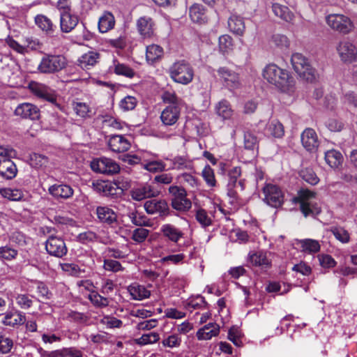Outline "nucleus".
Wrapping results in <instances>:
<instances>
[{
	"instance_id": "59",
	"label": "nucleus",
	"mask_w": 357,
	"mask_h": 357,
	"mask_svg": "<svg viewBox=\"0 0 357 357\" xmlns=\"http://www.w3.org/2000/svg\"><path fill=\"white\" fill-rule=\"evenodd\" d=\"M102 118L104 126L110 127L116 130H121L123 127V122L113 116L105 115Z\"/></svg>"
},
{
	"instance_id": "20",
	"label": "nucleus",
	"mask_w": 357,
	"mask_h": 357,
	"mask_svg": "<svg viewBox=\"0 0 357 357\" xmlns=\"http://www.w3.org/2000/svg\"><path fill=\"white\" fill-rule=\"evenodd\" d=\"M108 145L110 149L116 153L127 151L130 147V142L124 136L114 135L110 137Z\"/></svg>"
},
{
	"instance_id": "51",
	"label": "nucleus",
	"mask_w": 357,
	"mask_h": 357,
	"mask_svg": "<svg viewBox=\"0 0 357 357\" xmlns=\"http://www.w3.org/2000/svg\"><path fill=\"white\" fill-rule=\"evenodd\" d=\"M202 176L208 187L214 188L216 186L217 182L215 178V173L209 165L204 167L202 172Z\"/></svg>"
},
{
	"instance_id": "15",
	"label": "nucleus",
	"mask_w": 357,
	"mask_h": 357,
	"mask_svg": "<svg viewBox=\"0 0 357 357\" xmlns=\"http://www.w3.org/2000/svg\"><path fill=\"white\" fill-rule=\"evenodd\" d=\"M159 191L149 183L133 188L130 192L131 197L136 201L158 196Z\"/></svg>"
},
{
	"instance_id": "32",
	"label": "nucleus",
	"mask_w": 357,
	"mask_h": 357,
	"mask_svg": "<svg viewBox=\"0 0 357 357\" xmlns=\"http://www.w3.org/2000/svg\"><path fill=\"white\" fill-rule=\"evenodd\" d=\"M100 54L96 52H89L84 54L78 59L79 66L82 69H89L98 62Z\"/></svg>"
},
{
	"instance_id": "26",
	"label": "nucleus",
	"mask_w": 357,
	"mask_h": 357,
	"mask_svg": "<svg viewBox=\"0 0 357 357\" xmlns=\"http://www.w3.org/2000/svg\"><path fill=\"white\" fill-rule=\"evenodd\" d=\"M10 300L15 301L16 304L22 310H28L33 305V296L26 293H17L15 291L9 292Z\"/></svg>"
},
{
	"instance_id": "19",
	"label": "nucleus",
	"mask_w": 357,
	"mask_h": 357,
	"mask_svg": "<svg viewBox=\"0 0 357 357\" xmlns=\"http://www.w3.org/2000/svg\"><path fill=\"white\" fill-rule=\"evenodd\" d=\"M48 192L56 199H67L73 195L74 190L67 184H54L49 187Z\"/></svg>"
},
{
	"instance_id": "3",
	"label": "nucleus",
	"mask_w": 357,
	"mask_h": 357,
	"mask_svg": "<svg viewBox=\"0 0 357 357\" xmlns=\"http://www.w3.org/2000/svg\"><path fill=\"white\" fill-rule=\"evenodd\" d=\"M68 64L66 58L62 54H45L38 66L40 73L52 74L64 69Z\"/></svg>"
},
{
	"instance_id": "21",
	"label": "nucleus",
	"mask_w": 357,
	"mask_h": 357,
	"mask_svg": "<svg viewBox=\"0 0 357 357\" xmlns=\"http://www.w3.org/2000/svg\"><path fill=\"white\" fill-rule=\"evenodd\" d=\"M248 261L253 266L263 268L271 266V261L268 257V253L262 250L250 252L248 255Z\"/></svg>"
},
{
	"instance_id": "45",
	"label": "nucleus",
	"mask_w": 357,
	"mask_h": 357,
	"mask_svg": "<svg viewBox=\"0 0 357 357\" xmlns=\"http://www.w3.org/2000/svg\"><path fill=\"white\" fill-rule=\"evenodd\" d=\"M0 195L11 201H20L24 197L23 192L17 188H1Z\"/></svg>"
},
{
	"instance_id": "36",
	"label": "nucleus",
	"mask_w": 357,
	"mask_h": 357,
	"mask_svg": "<svg viewBox=\"0 0 357 357\" xmlns=\"http://www.w3.org/2000/svg\"><path fill=\"white\" fill-rule=\"evenodd\" d=\"M163 55V49L160 45L152 44L148 45L146 50V59L148 63H153L160 59Z\"/></svg>"
},
{
	"instance_id": "14",
	"label": "nucleus",
	"mask_w": 357,
	"mask_h": 357,
	"mask_svg": "<svg viewBox=\"0 0 357 357\" xmlns=\"http://www.w3.org/2000/svg\"><path fill=\"white\" fill-rule=\"evenodd\" d=\"M3 315L1 322L6 326L15 328L23 325L26 322L24 313L17 310L8 311Z\"/></svg>"
},
{
	"instance_id": "54",
	"label": "nucleus",
	"mask_w": 357,
	"mask_h": 357,
	"mask_svg": "<svg viewBox=\"0 0 357 357\" xmlns=\"http://www.w3.org/2000/svg\"><path fill=\"white\" fill-rule=\"evenodd\" d=\"M13 347V341L11 338L0 333V354H8Z\"/></svg>"
},
{
	"instance_id": "44",
	"label": "nucleus",
	"mask_w": 357,
	"mask_h": 357,
	"mask_svg": "<svg viewBox=\"0 0 357 357\" xmlns=\"http://www.w3.org/2000/svg\"><path fill=\"white\" fill-rule=\"evenodd\" d=\"M172 206L174 209L178 211H187L192 206L191 201L187 197V192L181 198L176 200H172Z\"/></svg>"
},
{
	"instance_id": "10",
	"label": "nucleus",
	"mask_w": 357,
	"mask_h": 357,
	"mask_svg": "<svg viewBox=\"0 0 357 357\" xmlns=\"http://www.w3.org/2000/svg\"><path fill=\"white\" fill-rule=\"evenodd\" d=\"M264 200L272 207H278L284 201V195L281 189L276 185L268 183L263 188Z\"/></svg>"
},
{
	"instance_id": "39",
	"label": "nucleus",
	"mask_w": 357,
	"mask_h": 357,
	"mask_svg": "<svg viewBox=\"0 0 357 357\" xmlns=\"http://www.w3.org/2000/svg\"><path fill=\"white\" fill-rule=\"evenodd\" d=\"M29 88L36 96L45 100H50L51 93L49 89L45 85L33 82L30 83Z\"/></svg>"
},
{
	"instance_id": "58",
	"label": "nucleus",
	"mask_w": 357,
	"mask_h": 357,
	"mask_svg": "<svg viewBox=\"0 0 357 357\" xmlns=\"http://www.w3.org/2000/svg\"><path fill=\"white\" fill-rule=\"evenodd\" d=\"M149 234V230L140 227L135 229L132 231L131 238L137 243L144 242Z\"/></svg>"
},
{
	"instance_id": "52",
	"label": "nucleus",
	"mask_w": 357,
	"mask_h": 357,
	"mask_svg": "<svg viewBox=\"0 0 357 357\" xmlns=\"http://www.w3.org/2000/svg\"><path fill=\"white\" fill-rule=\"evenodd\" d=\"M160 339L159 334L155 332L144 334L140 337L135 340V342L138 345H146L157 342Z\"/></svg>"
},
{
	"instance_id": "4",
	"label": "nucleus",
	"mask_w": 357,
	"mask_h": 357,
	"mask_svg": "<svg viewBox=\"0 0 357 357\" xmlns=\"http://www.w3.org/2000/svg\"><path fill=\"white\" fill-rule=\"evenodd\" d=\"M291 63L295 72L303 79L312 82L315 79V71L312 68L308 59L301 53H294Z\"/></svg>"
},
{
	"instance_id": "64",
	"label": "nucleus",
	"mask_w": 357,
	"mask_h": 357,
	"mask_svg": "<svg viewBox=\"0 0 357 357\" xmlns=\"http://www.w3.org/2000/svg\"><path fill=\"white\" fill-rule=\"evenodd\" d=\"M165 167V164L161 160H153L144 165V168L150 172H162Z\"/></svg>"
},
{
	"instance_id": "12",
	"label": "nucleus",
	"mask_w": 357,
	"mask_h": 357,
	"mask_svg": "<svg viewBox=\"0 0 357 357\" xmlns=\"http://www.w3.org/2000/svg\"><path fill=\"white\" fill-rule=\"evenodd\" d=\"M144 207L148 214L167 216L169 214V206L164 199H153L146 201Z\"/></svg>"
},
{
	"instance_id": "1",
	"label": "nucleus",
	"mask_w": 357,
	"mask_h": 357,
	"mask_svg": "<svg viewBox=\"0 0 357 357\" xmlns=\"http://www.w3.org/2000/svg\"><path fill=\"white\" fill-rule=\"evenodd\" d=\"M262 75L270 84L281 93L292 96L296 91V80L291 73L274 63L267 65Z\"/></svg>"
},
{
	"instance_id": "56",
	"label": "nucleus",
	"mask_w": 357,
	"mask_h": 357,
	"mask_svg": "<svg viewBox=\"0 0 357 357\" xmlns=\"http://www.w3.org/2000/svg\"><path fill=\"white\" fill-rule=\"evenodd\" d=\"M137 103V100L134 96H127L120 101L119 107L122 110L126 112L134 109Z\"/></svg>"
},
{
	"instance_id": "29",
	"label": "nucleus",
	"mask_w": 357,
	"mask_h": 357,
	"mask_svg": "<svg viewBox=\"0 0 357 357\" xmlns=\"http://www.w3.org/2000/svg\"><path fill=\"white\" fill-rule=\"evenodd\" d=\"M324 159L326 164L333 169H337L341 167L344 160L342 154L335 149L326 151Z\"/></svg>"
},
{
	"instance_id": "8",
	"label": "nucleus",
	"mask_w": 357,
	"mask_h": 357,
	"mask_svg": "<svg viewBox=\"0 0 357 357\" xmlns=\"http://www.w3.org/2000/svg\"><path fill=\"white\" fill-rule=\"evenodd\" d=\"M326 22L331 29L344 34L349 33L354 28L349 17L344 15H329L326 17Z\"/></svg>"
},
{
	"instance_id": "53",
	"label": "nucleus",
	"mask_w": 357,
	"mask_h": 357,
	"mask_svg": "<svg viewBox=\"0 0 357 357\" xmlns=\"http://www.w3.org/2000/svg\"><path fill=\"white\" fill-rule=\"evenodd\" d=\"M54 354H55L54 356L60 357H83L82 352L75 347L56 350L54 351Z\"/></svg>"
},
{
	"instance_id": "24",
	"label": "nucleus",
	"mask_w": 357,
	"mask_h": 357,
	"mask_svg": "<svg viewBox=\"0 0 357 357\" xmlns=\"http://www.w3.org/2000/svg\"><path fill=\"white\" fill-rule=\"evenodd\" d=\"M79 18L72 12L60 15V28L63 33H70L77 25Z\"/></svg>"
},
{
	"instance_id": "47",
	"label": "nucleus",
	"mask_w": 357,
	"mask_h": 357,
	"mask_svg": "<svg viewBox=\"0 0 357 357\" xmlns=\"http://www.w3.org/2000/svg\"><path fill=\"white\" fill-rule=\"evenodd\" d=\"M73 108L75 114L81 118L86 119L91 116V109L85 102H73Z\"/></svg>"
},
{
	"instance_id": "49",
	"label": "nucleus",
	"mask_w": 357,
	"mask_h": 357,
	"mask_svg": "<svg viewBox=\"0 0 357 357\" xmlns=\"http://www.w3.org/2000/svg\"><path fill=\"white\" fill-rule=\"evenodd\" d=\"M161 98L163 102L168 105L181 106V99L178 98L174 91L166 90L162 92Z\"/></svg>"
},
{
	"instance_id": "40",
	"label": "nucleus",
	"mask_w": 357,
	"mask_h": 357,
	"mask_svg": "<svg viewBox=\"0 0 357 357\" xmlns=\"http://www.w3.org/2000/svg\"><path fill=\"white\" fill-rule=\"evenodd\" d=\"M88 298L95 307L99 308L106 307L110 303V298L109 297L105 295L102 296L95 291L89 294Z\"/></svg>"
},
{
	"instance_id": "6",
	"label": "nucleus",
	"mask_w": 357,
	"mask_h": 357,
	"mask_svg": "<svg viewBox=\"0 0 357 357\" xmlns=\"http://www.w3.org/2000/svg\"><path fill=\"white\" fill-rule=\"evenodd\" d=\"M91 167L97 173L107 175L116 174L120 170V167L116 161L105 157L94 159L91 162Z\"/></svg>"
},
{
	"instance_id": "5",
	"label": "nucleus",
	"mask_w": 357,
	"mask_h": 357,
	"mask_svg": "<svg viewBox=\"0 0 357 357\" xmlns=\"http://www.w3.org/2000/svg\"><path fill=\"white\" fill-rule=\"evenodd\" d=\"M315 193L309 190H301L294 202L300 204V209L305 217L316 215L321 213L320 208L311 199L314 198Z\"/></svg>"
},
{
	"instance_id": "22",
	"label": "nucleus",
	"mask_w": 357,
	"mask_h": 357,
	"mask_svg": "<svg viewBox=\"0 0 357 357\" xmlns=\"http://www.w3.org/2000/svg\"><path fill=\"white\" fill-rule=\"evenodd\" d=\"M162 236L169 241L176 243L184 236V233L172 224H164L160 227Z\"/></svg>"
},
{
	"instance_id": "28",
	"label": "nucleus",
	"mask_w": 357,
	"mask_h": 357,
	"mask_svg": "<svg viewBox=\"0 0 357 357\" xmlns=\"http://www.w3.org/2000/svg\"><path fill=\"white\" fill-rule=\"evenodd\" d=\"M272 11L276 17L287 22H291L294 19V13L285 5L273 3L272 4Z\"/></svg>"
},
{
	"instance_id": "7",
	"label": "nucleus",
	"mask_w": 357,
	"mask_h": 357,
	"mask_svg": "<svg viewBox=\"0 0 357 357\" xmlns=\"http://www.w3.org/2000/svg\"><path fill=\"white\" fill-rule=\"evenodd\" d=\"M45 245L47 252L51 256L61 258L68 252L66 243L60 236L54 234L48 236Z\"/></svg>"
},
{
	"instance_id": "33",
	"label": "nucleus",
	"mask_w": 357,
	"mask_h": 357,
	"mask_svg": "<svg viewBox=\"0 0 357 357\" xmlns=\"http://www.w3.org/2000/svg\"><path fill=\"white\" fill-rule=\"evenodd\" d=\"M115 24L114 15L109 12H105L99 18L98 29L101 33H107L112 29Z\"/></svg>"
},
{
	"instance_id": "17",
	"label": "nucleus",
	"mask_w": 357,
	"mask_h": 357,
	"mask_svg": "<svg viewBox=\"0 0 357 357\" xmlns=\"http://www.w3.org/2000/svg\"><path fill=\"white\" fill-rule=\"evenodd\" d=\"M301 142L303 147L310 152L315 151L319 144L318 137L314 129L307 128L301 133Z\"/></svg>"
},
{
	"instance_id": "38",
	"label": "nucleus",
	"mask_w": 357,
	"mask_h": 357,
	"mask_svg": "<svg viewBox=\"0 0 357 357\" xmlns=\"http://www.w3.org/2000/svg\"><path fill=\"white\" fill-rule=\"evenodd\" d=\"M128 217L131 222L138 227H149L151 226L149 220L142 213H139L137 210L129 211Z\"/></svg>"
},
{
	"instance_id": "61",
	"label": "nucleus",
	"mask_w": 357,
	"mask_h": 357,
	"mask_svg": "<svg viewBox=\"0 0 357 357\" xmlns=\"http://www.w3.org/2000/svg\"><path fill=\"white\" fill-rule=\"evenodd\" d=\"M100 323L109 328H121L123 325L121 320L116 317L109 316H105L101 319Z\"/></svg>"
},
{
	"instance_id": "63",
	"label": "nucleus",
	"mask_w": 357,
	"mask_h": 357,
	"mask_svg": "<svg viewBox=\"0 0 357 357\" xmlns=\"http://www.w3.org/2000/svg\"><path fill=\"white\" fill-rule=\"evenodd\" d=\"M196 220L202 227H207L211 224V219L204 209H199L196 212Z\"/></svg>"
},
{
	"instance_id": "30",
	"label": "nucleus",
	"mask_w": 357,
	"mask_h": 357,
	"mask_svg": "<svg viewBox=\"0 0 357 357\" xmlns=\"http://www.w3.org/2000/svg\"><path fill=\"white\" fill-rule=\"evenodd\" d=\"M128 291L134 300L142 301L150 296L151 292L144 285L133 283L128 286Z\"/></svg>"
},
{
	"instance_id": "9",
	"label": "nucleus",
	"mask_w": 357,
	"mask_h": 357,
	"mask_svg": "<svg viewBox=\"0 0 357 357\" xmlns=\"http://www.w3.org/2000/svg\"><path fill=\"white\" fill-rule=\"evenodd\" d=\"M219 79L223 86L229 90L238 89L241 85L239 74L227 67H220L217 70Z\"/></svg>"
},
{
	"instance_id": "57",
	"label": "nucleus",
	"mask_w": 357,
	"mask_h": 357,
	"mask_svg": "<svg viewBox=\"0 0 357 357\" xmlns=\"http://www.w3.org/2000/svg\"><path fill=\"white\" fill-rule=\"evenodd\" d=\"M272 43L277 47L284 50L287 49L289 46V40L288 38L282 34H275L272 36Z\"/></svg>"
},
{
	"instance_id": "62",
	"label": "nucleus",
	"mask_w": 357,
	"mask_h": 357,
	"mask_svg": "<svg viewBox=\"0 0 357 357\" xmlns=\"http://www.w3.org/2000/svg\"><path fill=\"white\" fill-rule=\"evenodd\" d=\"M181 343V339L176 334L169 335L167 338H165L162 342V344L164 347L169 348L178 347Z\"/></svg>"
},
{
	"instance_id": "27",
	"label": "nucleus",
	"mask_w": 357,
	"mask_h": 357,
	"mask_svg": "<svg viewBox=\"0 0 357 357\" xmlns=\"http://www.w3.org/2000/svg\"><path fill=\"white\" fill-rule=\"evenodd\" d=\"M219 333V326L215 323H209L198 330L197 337L199 340H208L217 336Z\"/></svg>"
},
{
	"instance_id": "16",
	"label": "nucleus",
	"mask_w": 357,
	"mask_h": 357,
	"mask_svg": "<svg viewBox=\"0 0 357 357\" xmlns=\"http://www.w3.org/2000/svg\"><path fill=\"white\" fill-rule=\"evenodd\" d=\"M15 114L23 119L36 120L40 117V109L33 104L24 102L16 107Z\"/></svg>"
},
{
	"instance_id": "60",
	"label": "nucleus",
	"mask_w": 357,
	"mask_h": 357,
	"mask_svg": "<svg viewBox=\"0 0 357 357\" xmlns=\"http://www.w3.org/2000/svg\"><path fill=\"white\" fill-rule=\"evenodd\" d=\"M103 268L105 270L112 272H119L123 270L120 262L109 259L104 260Z\"/></svg>"
},
{
	"instance_id": "11",
	"label": "nucleus",
	"mask_w": 357,
	"mask_h": 357,
	"mask_svg": "<svg viewBox=\"0 0 357 357\" xmlns=\"http://www.w3.org/2000/svg\"><path fill=\"white\" fill-rule=\"evenodd\" d=\"M336 50L342 62L351 63L357 61V47L353 43L342 40L337 45Z\"/></svg>"
},
{
	"instance_id": "46",
	"label": "nucleus",
	"mask_w": 357,
	"mask_h": 357,
	"mask_svg": "<svg viewBox=\"0 0 357 357\" xmlns=\"http://www.w3.org/2000/svg\"><path fill=\"white\" fill-rule=\"evenodd\" d=\"M218 46L220 51L223 54H227L232 51L234 47V41L232 38L227 34L219 37Z\"/></svg>"
},
{
	"instance_id": "25",
	"label": "nucleus",
	"mask_w": 357,
	"mask_h": 357,
	"mask_svg": "<svg viewBox=\"0 0 357 357\" xmlns=\"http://www.w3.org/2000/svg\"><path fill=\"white\" fill-rule=\"evenodd\" d=\"M154 23L151 17H140L137 22V31L143 38H151L154 33Z\"/></svg>"
},
{
	"instance_id": "34",
	"label": "nucleus",
	"mask_w": 357,
	"mask_h": 357,
	"mask_svg": "<svg viewBox=\"0 0 357 357\" xmlns=\"http://www.w3.org/2000/svg\"><path fill=\"white\" fill-rule=\"evenodd\" d=\"M228 26L231 31L238 36H242L245 29L243 19L236 15H232L229 18Z\"/></svg>"
},
{
	"instance_id": "41",
	"label": "nucleus",
	"mask_w": 357,
	"mask_h": 357,
	"mask_svg": "<svg viewBox=\"0 0 357 357\" xmlns=\"http://www.w3.org/2000/svg\"><path fill=\"white\" fill-rule=\"evenodd\" d=\"M113 71L119 75H123L126 77L132 78L135 75V71L128 66L120 63L117 60H114L113 65L111 67Z\"/></svg>"
},
{
	"instance_id": "18",
	"label": "nucleus",
	"mask_w": 357,
	"mask_h": 357,
	"mask_svg": "<svg viewBox=\"0 0 357 357\" xmlns=\"http://www.w3.org/2000/svg\"><path fill=\"white\" fill-rule=\"evenodd\" d=\"M181 106L167 105L161 112L160 119L165 126H172L178 120Z\"/></svg>"
},
{
	"instance_id": "42",
	"label": "nucleus",
	"mask_w": 357,
	"mask_h": 357,
	"mask_svg": "<svg viewBox=\"0 0 357 357\" xmlns=\"http://www.w3.org/2000/svg\"><path fill=\"white\" fill-rule=\"evenodd\" d=\"M298 243L301 250L304 252L309 254L316 253L320 250V244L319 241L314 239H303L301 240Z\"/></svg>"
},
{
	"instance_id": "23",
	"label": "nucleus",
	"mask_w": 357,
	"mask_h": 357,
	"mask_svg": "<svg viewBox=\"0 0 357 357\" xmlns=\"http://www.w3.org/2000/svg\"><path fill=\"white\" fill-rule=\"evenodd\" d=\"M17 173L15 164L8 158L0 159V176L6 180L15 178Z\"/></svg>"
},
{
	"instance_id": "55",
	"label": "nucleus",
	"mask_w": 357,
	"mask_h": 357,
	"mask_svg": "<svg viewBox=\"0 0 357 357\" xmlns=\"http://www.w3.org/2000/svg\"><path fill=\"white\" fill-rule=\"evenodd\" d=\"M185 256L183 253L176 255H169L165 256L160 259V262L163 264H174L177 265L182 264Z\"/></svg>"
},
{
	"instance_id": "50",
	"label": "nucleus",
	"mask_w": 357,
	"mask_h": 357,
	"mask_svg": "<svg viewBox=\"0 0 357 357\" xmlns=\"http://www.w3.org/2000/svg\"><path fill=\"white\" fill-rule=\"evenodd\" d=\"M335 238L342 243L350 241V234L347 230L342 227H332L330 229Z\"/></svg>"
},
{
	"instance_id": "37",
	"label": "nucleus",
	"mask_w": 357,
	"mask_h": 357,
	"mask_svg": "<svg viewBox=\"0 0 357 357\" xmlns=\"http://www.w3.org/2000/svg\"><path fill=\"white\" fill-rule=\"evenodd\" d=\"M215 111L216 114L223 120L231 119L234 114V110L230 103L226 100H222L216 105Z\"/></svg>"
},
{
	"instance_id": "13",
	"label": "nucleus",
	"mask_w": 357,
	"mask_h": 357,
	"mask_svg": "<svg viewBox=\"0 0 357 357\" xmlns=\"http://www.w3.org/2000/svg\"><path fill=\"white\" fill-rule=\"evenodd\" d=\"M96 215L99 221L105 225L115 227L118 225L116 213L107 206H100L96 208Z\"/></svg>"
},
{
	"instance_id": "2",
	"label": "nucleus",
	"mask_w": 357,
	"mask_h": 357,
	"mask_svg": "<svg viewBox=\"0 0 357 357\" xmlns=\"http://www.w3.org/2000/svg\"><path fill=\"white\" fill-rule=\"evenodd\" d=\"M169 74L174 82L186 85L192 81L194 70L188 62L180 60L174 62L170 66Z\"/></svg>"
},
{
	"instance_id": "48",
	"label": "nucleus",
	"mask_w": 357,
	"mask_h": 357,
	"mask_svg": "<svg viewBox=\"0 0 357 357\" xmlns=\"http://www.w3.org/2000/svg\"><path fill=\"white\" fill-rule=\"evenodd\" d=\"M243 190L244 183L243 180L232 181V183L229 182L227 185V195L235 200L238 199V192Z\"/></svg>"
},
{
	"instance_id": "43",
	"label": "nucleus",
	"mask_w": 357,
	"mask_h": 357,
	"mask_svg": "<svg viewBox=\"0 0 357 357\" xmlns=\"http://www.w3.org/2000/svg\"><path fill=\"white\" fill-rule=\"evenodd\" d=\"M190 19L197 23H202L205 20V10L204 7L200 4H193L189 10Z\"/></svg>"
},
{
	"instance_id": "31",
	"label": "nucleus",
	"mask_w": 357,
	"mask_h": 357,
	"mask_svg": "<svg viewBox=\"0 0 357 357\" xmlns=\"http://www.w3.org/2000/svg\"><path fill=\"white\" fill-rule=\"evenodd\" d=\"M34 21L38 27L47 34H52L56 29V26L52 21L45 15H37Z\"/></svg>"
},
{
	"instance_id": "35",
	"label": "nucleus",
	"mask_w": 357,
	"mask_h": 357,
	"mask_svg": "<svg viewBox=\"0 0 357 357\" xmlns=\"http://www.w3.org/2000/svg\"><path fill=\"white\" fill-rule=\"evenodd\" d=\"M265 133L267 135L280 138L284 134V127L279 121L273 119L267 123L265 128Z\"/></svg>"
}]
</instances>
